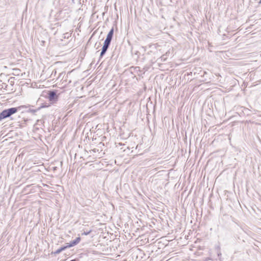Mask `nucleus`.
<instances>
[{
	"label": "nucleus",
	"instance_id": "nucleus-1",
	"mask_svg": "<svg viewBox=\"0 0 261 261\" xmlns=\"http://www.w3.org/2000/svg\"><path fill=\"white\" fill-rule=\"evenodd\" d=\"M20 107L18 108H11L8 109H6L3 110L0 113V120L8 118L13 114L16 113L18 110L19 109Z\"/></svg>",
	"mask_w": 261,
	"mask_h": 261
},
{
	"label": "nucleus",
	"instance_id": "nucleus-2",
	"mask_svg": "<svg viewBox=\"0 0 261 261\" xmlns=\"http://www.w3.org/2000/svg\"><path fill=\"white\" fill-rule=\"evenodd\" d=\"M48 98L50 101L54 102L58 100V96L55 91H50L48 92Z\"/></svg>",
	"mask_w": 261,
	"mask_h": 261
},
{
	"label": "nucleus",
	"instance_id": "nucleus-3",
	"mask_svg": "<svg viewBox=\"0 0 261 261\" xmlns=\"http://www.w3.org/2000/svg\"><path fill=\"white\" fill-rule=\"evenodd\" d=\"M81 241V238L77 237L74 240L71 241L70 243H67V247L68 248L74 246L80 243Z\"/></svg>",
	"mask_w": 261,
	"mask_h": 261
},
{
	"label": "nucleus",
	"instance_id": "nucleus-4",
	"mask_svg": "<svg viewBox=\"0 0 261 261\" xmlns=\"http://www.w3.org/2000/svg\"><path fill=\"white\" fill-rule=\"evenodd\" d=\"M109 47V46H107L104 44L103 45V46L102 47V50H101V51L100 55V57H102L106 54Z\"/></svg>",
	"mask_w": 261,
	"mask_h": 261
},
{
	"label": "nucleus",
	"instance_id": "nucleus-5",
	"mask_svg": "<svg viewBox=\"0 0 261 261\" xmlns=\"http://www.w3.org/2000/svg\"><path fill=\"white\" fill-rule=\"evenodd\" d=\"M68 247H67V246H63V247H62L61 248H60L59 249H57L55 252H54V254H59L60 253H61L62 251L63 250H65L66 249L68 248Z\"/></svg>",
	"mask_w": 261,
	"mask_h": 261
},
{
	"label": "nucleus",
	"instance_id": "nucleus-6",
	"mask_svg": "<svg viewBox=\"0 0 261 261\" xmlns=\"http://www.w3.org/2000/svg\"><path fill=\"white\" fill-rule=\"evenodd\" d=\"M111 42V41L106 39L103 44L109 46L110 45Z\"/></svg>",
	"mask_w": 261,
	"mask_h": 261
},
{
	"label": "nucleus",
	"instance_id": "nucleus-7",
	"mask_svg": "<svg viewBox=\"0 0 261 261\" xmlns=\"http://www.w3.org/2000/svg\"><path fill=\"white\" fill-rule=\"evenodd\" d=\"M40 109V108H39L38 109H29V112H30L32 114H35Z\"/></svg>",
	"mask_w": 261,
	"mask_h": 261
},
{
	"label": "nucleus",
	"instance_id": "nucleus-8",
	"mask_svg": "<svg viewBox=\"0 0 261 261\" xmlns=\"http://www.w3.org/2000/svg\"><path fill=\"white\" fill-rule=\"evenodd\" d=\"M113 34H114V29H113V28H112L111 29V30L110 31V32H109L108 35H111V36H113Z\"/></svg>",
	"mask_w": 261,
	"mask_h": 261
},
{
	"label": "nucleus",
	"instance_id": "nucleus-9",
	"mask_svg": "<svg viewBox=\"0 0 261 261\" xmlns=\"http://www.w3.org/2000/svg\"><path fill=\"white\" fill-rule=\"evenodd\" d=\"M113 38V36L111 35H107L106 39L109 40L110 41H112V39Z\"/></svg>",
	"mask_w": 261,
	"mask_h": 261
},
{
	"label": "nucleus",
	"instance_id": "nucleus-10",
	"mask_svg": "<svg viewBox=\"0 0 261 261\" xmlns=\"http://www.w3.org/2000/svg\"><path fill=\"white\" fill-rule=\"evenodd\" d=\"M90 231H88V232H84L83 234H85V235H88L90 233Z\"/></svg>",
	"mask_w": 261,
	"mask_h": 261
},
{
	"label": "nucleus",
	"instance_id": "nucleus-11",
	"mask_svg": "<svg viewBox=\"0 0 261 261\" xmlns=\"http://www.w3.org/2000/svg\"><path fill=\"white\" fill-rule=\"evenodd\" d=\"M39 122H41V120H37V123H39Z\"/></svg>",
	"mask_w": 261,
	"mask_h": 261
},
{
	"label": "nucleus",
	"instance_id": "nucleus-12",
	"mask_svg": "<svg viewBox=\"0 0 261 261\" xmlns=\"http://www.w3.org/2000/svg\"><path fill=\"white\" fill-rule=\"evenodd\" d=\"M259 4H261V0L259 1Z\"/></svg>",
	"mask_w": 261,
	"mask_h": 261
},
{
	"label": "nucleus",
	"instance_id": "nucleus-13",
	"mask_svg": "<svg viewBox=\"0 0 261 261\" xmlns=\"http://www.w3.org/2000/svg\"><path fill=\"white\" fill-rule=\"evenodd\" d=\"M56 71L55 70V72H54V74H56Z\"/></svg>",
	"mask_w": 261,
	"mask_h": 261
}]
</instances>
